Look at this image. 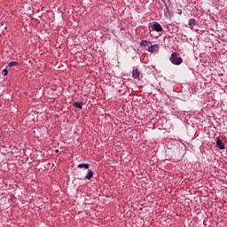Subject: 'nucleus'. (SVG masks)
<instances>
[{"label": "nucleus", "instance_id": "nucleus-1", "mask_svg": "<svg viewBox=\"0 0 227 227\" xmlns=\"http://www.w3.org/2000/svg\"><path fill=\"white\" fill-rule=\"evenodd\" d=\"M169 61H171L172 65L176 66L182 65V63H184V59L176 52H173L171 54Z\"/></svg>", "mask_w": 227, "mask_h": 227}, {"label": "nucleus", "instance_id": "nucleus-2", "mask_svg": "<svg viewBox=\"0 0 227 227\" xmlns=\"http://www.w3.org/2000/svg\"><path fill=\"white\" fill-rule=\"evenodd\" d=\"M149 29L160 33L162 32V26H160L158 22H154L153 25L149 26Z\"/></svg>", "mask_w": 227, "mask_h": 227}, {"label": "nucleus", "instance_id": "nucleus-3", "mask_svg": "<svg viewBox=\"0 0 227 227\" xmlns=\"http://www.w3.org/2000/svg\"><path fill=\"white\" fill-rule=\"evenodd\" d=\"M132 77L133 79H137V81H141V71L139 69L134 67L132 71Z\"/></svg>", "mask_w": 227, "mask_h": 227}, {"label": "nucleus", "instance_id": "nucleus-4", "mask_svg": "<svg viewBox=\"0 0 227 227\" xmlns=\"http://www.w3.org/2000/svg\"><path fill=\"white\" fill-rule=\"evenodd\" d=\"M148 51L151 53L159 52V44H153L149 46Z\"/></svg>", "mask_w": 227, "mask_h": 227}, {"label": "nucleus", "instance_id": "nucleus-5", "mask_svg": "<svg viewBox=\"0 0 227 227\" xmlns=\"http://www.w3.org/2000/svg\"><path fill=\"white\" fill-rule=\"evenodd\" d=\"M216 146H218L219 150H224L226 148L221 138L216 139Z\"/></svg>", "mask_w": 227, "mask_h": 227}, {"label": "nucleus", "instance_id": "nucleus-6", "mask_svg": "<svg viewBox=\"0 0 227 227\" xmlns=\"http://www.w3.org/2000/svg\"><path fill=\"white\" fill-rule=\"evenodd\" d=\"M82 106H84L83 102L76 101L73 103V106L75 107L76 109H82Z\"/></svg>", "mask_w": 227, "mask_h": 227}, {"label": "nucleus", "instance_id": "nucleus-7", "mask_svg": "<svg viewBox=\"0 0 227 227\" xmlns=\"http://www.w3.org/2000/svg\"><path fill=\"white\" fill-rule=\"evenodd\" d=\"M77 168H79V169H82V168L84 169H90V164L88 163H80L77 165Z\"/></svg>", "mask_w": 227, "mask_h": 227}, {"label": "nucleus", "instance_id": "nucleus-8", "mask_svg": "<svg viewBox=\"0 0 227 227\" xmlns=\"http://www.w3.org/2000/svg\"><path fill=\"white\" fill-rule=\"evenodd\" d=\"M85 180H90L93 178V170L89 169L88 173L85 176Z\"/></svg>", "mask_w": 227, "mask_h": 227}, {"label": "nucleus", "instance_id": "nucleus-9", "mask_svg": "<svg viewBox=\"0 0 227 227\" xmlns=\"http://www.w3.org/2000/svg\"><path fill=\"white\" fill-rule=\"evenodd\" d=\"M150 43H152L150 41H146V40H142L140 42V45L142 47H148V45H150Z\"/></svg>", "mask_w": 227, "mask_h": 227}, {"label": "nucleus", "instance_id": "nucleus-10", "mask_svg": "<svg viewBox=\"0 0 227 227\" xmlns=\"http://www.w3.org/2000/svg\"><path fill=\"white\" fill-rule=\"evenodd\" d=\"M188 25H189L191 27H194V26H196V20H195V19H190V20H189V22H188Z\"/></svg>", "mask_w": 227, "mask_h": 227}, {"label": "nucleus", "instance_id": "nucleus-11", "mask_svg": "<svg viewBox=\"0 0 227 227\" xmlns=\"http://www.w3.org/2000/svg\"><path fill=\"white\" fill-rule=\"evenodd\" d=\"M19 65V62L17 61H12L7 66L6 68H11V67H17Z\"/></svg>", "mask_w": 227, "mask_h": 227}, {"label": "nucleus", "instance_id": "nucleus-12", "mask_svg": "<svg viewBox=\"0 0 227 227\" xmlns=\"http://www.w3.org/2000/svg\"><path fill=\"white\" fill-rule=\"evenodd\" d=\"M2 75L6 76L8 75V68H5L2 71Z\"/></svg>", "mask_w": 227, "mask_h": 227}]
</instances>
